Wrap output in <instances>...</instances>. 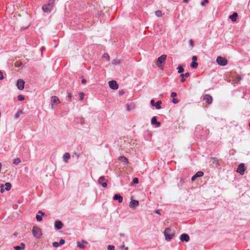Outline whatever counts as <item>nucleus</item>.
I'll return each instance as SVG.
<instances>
[{
  "label": "nucleus",
  "instance_id": "obj_1",
  "mask_svg": "<svg viewBox=\"0 0 250 250\" xmlns=\"http://www.w3.org/2000/svg\"><path fill=\"white\" fill-rule=\"evenodd\" d=\"M164 233L165 239L167 241H169L174 235V231L169 228H166Z\"/></svg>",
  "mask_w": 250,
  "mask_h": 250
},
{
  "label": "nucleus",
  "instance_id": "obj_2",
  "mask_svg": "<svg viewBox=\"0 0 250 250\" xmlns=\"http://www.w3.org/2000/svg\"><path fill=\"white\" fill-rule=\"evenodd\" d=\"M54 4L53 0H50L47 4L43 5L42 7L43 11L45 12H49L53 8Z\"/></svg>",
  "mask_w": 250,
  "mask_h": 250
},
{
  "label": "nucleus",
  "instance_id": "obj_3",
  "mask_svg": "<svg viewBox=\"0 0 250 250\" xmlns=\"http://www.w3.org/2000/svg\"><path fill=\"white\" fill-rule=\"evenodd\" d=\"M32 233L34 237L40 238L42 235V230L37 226H34L32 229Z\"/></svg>",
  "mask_w": 250,
  "mask_h": 250
},
{
  "label": "nucleus",
  "instance_id": "obj_4",
  "mask_svg": "<svg viewBox=\"0 0 250 250\" xmlns=\"http://www.w3.org/2000/svg\"><path fill=\"white\" fill-rule=\"evenodd\" d=\"M11 184L10 183H6L4 185H0V192H4V190L9 191L11 188Z\"/></svg>",
  "mask_w": 250,
  "mask_h": 250
},
{
  "label": "nucleus",
  "instance_id": "obj_5",
  "mask_svg": "<svg viewBox=\"0 0 250 250\" xmlns=\"http://www.w3.org/2000/svg\"><path fill=\"white\" fill-rule=\"evenodd\" d=\"M216 62L218 64L221 66H225L228 63L227 60L225 58L220 56L217 58Z\"/></svg>",
  "mask_w": 250,
  "mask_h": 250
},
{
  "label": "nucleus",
  "instance_id": "obj_6",
  "mask_svg": "<svg viewBox=\"0 0 250 250\" xmlns=\"http://www.w3.org/2000/svg\"><path fill=\"white\" fill-rule=\"evenodd\" d=\"M167 56L166 55H162L158 58L156 62V64L159 67H161V64L165 62L167 58Z\"/></svg>",
  "mask_w": 250,
  "mask_h": 250
},
{
  "label": "nucleus",
  "instance_id": "obj_7",
  "mask_svg": "<svg viewBox=\"0 0 250 250\" xmlns=\"http://www.w3.org/2000/svg\"><path fill=\"white\" fill-rule=\"evenodd\" d=\"M51 108L52 109H54L55 105H57L60 103V100L59 98L56 96H52L51 97Z\"/></svg>",
  "mask_w": 250,
  "mask_h": 250
},
{
  "label": "nucleus",
  "instance_id": "obj_8",
  "mask_svg": "<svg viewBox=\"0 0 250 250\" xmlns=\"http://www.w3.org/2000/svg\"><path fill=\"white\" fill-rule=\"evenodd\" d=\"M98 182L100 185H101L102 187L104 188H106L107 187V180H106L105 177L103 176H101L99 178Z\"/></svg>",
  "mask_w": 250,
  "mask_h": 250
},
{
  "label": "nucleus",
  "instance_id": "obj_9",
  "mask_svg": "<svg viewBox=\"0 0 250 250\" xmlns=\"http://www.w3.org/2000/svg\"><path fill=\"white\" fill-rule=\"evenodd\" d=\"M203 100L205 101L208 104H211L212 102V98L211 96L208 94H206L203 95L202 97Z\"/></svg>",
  "mask_w": 250,
  "mask_h": 250
},
{
  "label": "nucleus",
  "instance_id": "obj_10",
  "mask_svg": "<svg viewBox=\"0 0 250 250\" xmlns=\"http://www.w3.org/2000/svg\"><path fill=\"white\" fill-rule=\"evenodd\" d=\"M24 83H25L23 80L21 79H19L17 83V86L18 88L20 90H23L24 87Z\"/></svg>",
  "mask_w": 250,
  "mask_h": 250
},
{
  "label": "nucleus",
  "instance_id": "obj_11",
  "mask_svg": "<svg viewBox=\"0 0 250 250\" xmlns=\"http://www.w3.org/2000/svg\"><path fill=\"white\" fill-rule=\"evenodd\" d=\"M245 170V165L242 163L238 166L236 172L240 173L241 175H243L244 174Z\"/></svg>",
  "mask_w": 250,
  "mask_h": 250
},
{
  "label": "nucleus",
  "instance_id": "obj_12",
  "mask_svg": "<svg viewBox=\"0 0 250 250\" xmlns=\"http://www.w3.org/2000/svg\"><path fill=\"white\" fill-rule=\"evenodd\" d=\"M162 104V102L161 101H158L156 103H155L154 100H151L150 101V104L152 106H154L156 107V109H159L161 108L160 104Z\"/></svg>",
  "mask_w": 250,
  "mask_h": 250
},
{
  "label": "nucleus",
  "instance_id": "obj_13",
  "mask_svg": "<svg viewBox=\"0 0 250 250\" xmlns=\"http://www.w3.org/2000/svg\"><path fill=\"white\" fill-rule=\"evenodd\" d=\"M108 84L110 88L112 89L116 90L118 88V85L115 81H109Z\"/></svg>",
  "mask_w": 250,
  "mask_h": 250
},
{
  "label": "nucleus",
  "instance_id": "obj_14",
  "mask_svg": "<svg viewBox=\"0 0 250 250\" xmlns=\"http://www.w3.org/2000/svg\"><path fill=\"white\" fill-rule=\"evenodd\" d=\"M197 58L196 56H194L192 58V63L190 64V67L193 68H196L198 66V63L196 62Z\"/></svg>",
  "mask_w": 250,
  "mask_h": 250
},
{
  "label": "nucleus",
  "instance_id": "obj_15",
  "mask_svg": "<svg viewBox=\"0 0 250 250\" xmlns=\"http://www.w3.org/2000/svg\"><path fill=\"white\" fill-rule=\"evenodd\" d=\"M180 240L182 242H188L189 240V237L188 234L186 233H183L180 236Z\"/></svg>",
  "mask_w": 250,
  "mask_h": 250
},
{
  "label": "nucleus",
  "instance_id": "obj_16",
  "mask_svg": "<svg viewBox=\"0 0 250 250\" xmlns=\"http://www.w3.org/2000/svg\"><path fill=\"white\" fill-rule=\"evenodd\" d=\"M139 205V201L135 200H132L129 203V207L130 208H134Z\"/></svg>",
  "mask_w": 250,
  "mask_h": 250
},
{
  "label": "nucleus",
  "instance_id": "obj_17",
  "mask_svg": "<svg viewBox=\"0 0 250 250\" xmlns=\"http://www.w3.org/2000/svg\"><path fill=\"white\" fill-rule=\"evenodd\" d=\"M15 250H24L25 248V245L23 243H21L20 246H14Z\"/></svg>",
  "mask_w": 250,
  "mask_h": 250
},
{
  "label": "nucleus",
  "instance_id": "obj_18",
  "mask_svg": "<svg viewBox=\"0 0 250 250\" xmlns=\"http://www.w3.org/2000/svg\"><path fill=\"white\" fill-rule=\"evenodd\" d=\"M118 160L122 162L124 165H127L129 163L128 159L125 156H120Z\"/></svg>",
  "mask_w": 250,
  "mask_h": 250
},
{
  "label": "nucleus",
  "instance_id": "obj_19",
  "mask_svg": "<svg viewBox=\"0 0 250 250\" xmlns=\"http://www.w3.org/2000/svg\"><path fill=\"white\" fill-rule=\"evenodd\" d=\"M44 214L41 210H39L38 212V214L36 215V219L38 221H41L42 220V216L44 215Z\"/></svg>",
  "mask_w": 250,
  "mask_h": 250
},
{
  "label": "nucleus",
  "instance_id": "obj_20",
  "mask_svg": "<svg viewBox=\"0 0 250 250\" xmlns=\"http://www.w3.org/2000/svg\"><path fill=\"white\" fill-rule=\"evenodd\" d=\"M113 199L114 200H118L119 203H122L123 202V198L120 194H117L114 196Z\"/></svg>",
  "mask_w": 250,
  "mask_h": 250
},
{
  "label": "nucleus",
  "instance_id": "obj_21",
  "mask_svg": "<svg viewBox=\"0 0 250 250\" xmlns=\"http://www.w3.org/2000/svg\"><path fill=\"white\" fill-rule=\"evenodd\" d=\"M62 224L60 221H56L55 222V227L58 229L62 228Z\"/></svg>",
  "mask_w": 250,
  "mask_h": 250
},
{
  "label": "nucleus",
  "instance_id": "obj_22",
  "mask_svg": "<svg viewBox=\"0 0 250 250\" xmlns=\"http://www.w3.org/2000/svg\"><path fill=\"white\" fill-rule=\"evenodd\" d=\"M70 158V155L68 152L64 154L63 156V160L65 163H67L68 160Z\"/></svg>",
  "mask_w": 250,
  "mask_h": 250
},
{
  "label": "nucleus",
  "instance_id": "obj_23",
  "mask_svg": "<svg viewBox=\"0 0 250 250\" xmlns=\"http://www.w3.org/2000/svg\"><path fill=\"white\" fill-rule=\"evenodd\" d=\"M151 124L152 125H156L157 126L159 127L161 125V123L157 121L156 117H153L151 119Z\"/></svg>",
  "mask_w": 250,
  "mask_h": 250
},
{
  "label": "nucleus",
  "instance_id": "obj_24",
  "mask_svg": "<svg viewBox=\"0 0 250 250\" xmlns=\"http://www.w3.org/2000/svg\"><path fill=\"white\" fill-rule=\"evenodd\" d=\"M125 106H126V110L128 111H129L134 109L135 107V105L133 104H127Z\"/></svg>",
  "mask_w": 250,
  "mask_h": 250
},
{
  "label": "nucleus",
  "instance_id": "obj_25",
  "mask_svg": "<svg viewBox=\"0 0 250 250\" xmlns=\"http://www.w3.org/2000/svg\"><path fill=\"white\" fill-rule=\"evenodd\" d=\"M238 17V14L236 12L233 13L232 15L229 16V18L232 21H235Z\"/></svg>",
  "mask_w": 250,
  "mask_h": 250
},
{
  "label": "nucleus",
  "instance_id": "obj_26",
  "mask_svg": "<svg viewBox=\"0 0 250 250\" xmlns=\"http://www.w3.org/2000/svg\"><path fill=\"white\" fill-rule=\"evenodd\" d=\"M189 76V73L188 72L186 73L185 74H181L180 75V77L182 78L181 79V82H185V79H184V77H188Z\"/></svg>",
  "mask_w": 250,
  "mask_h": 250
},
{
  "label": "nucleus",
  "instance_id": "obj_27",
  "mask_svg": "<svg viewBox=\"0 0 250 250\" xmlns=\"http://www.w3.org/2000/svg\"><path fill=\"white\" fill-rule=\"evenodd\" d=\"M21 162V160L19 158H16L13 159V163L16 165H19Z\"/></svg>",
  "mask_w": 250,
  "mask_h": 250
},
{
  "label": "nucleus",
  "instance_id": "obj_28",
  "mask_svg": "<svg viewBox=\"0 0 250 250\" xmlns=\"http://www.w3.org/2000/svg\"><path fill=\"white\" fill-rule=\"evenodd\" d=\"M204 175V173L202 171H198L195 174V176L196 178L200 177Z\"/></svg>",
  "mask_w": 250,
  "mask_h": 250
},
{
  "label": "nucleus",
  "instance_id": "obj_29",
  "mask_svg": "<svg viewBox=\"0 0 250 250\" xmlns=\"http://www.w3.org/2000/svg\"><path fill=\"white\" fill-rule=\"evenodd\" d=\"M155 15L158 17H161L162 16V13L161 10H157L155 12Z\"/></svg>",
  "mask_w": 250,
  "mask_h": 250
},
{
  "label": "nucleus",
  "instance_id": "obj_30",
  "mask_svg": "<svg viewBox=\"0 0 250 250\" xmlns=\"http://www.w3.org/2000/svg\"><path fill=\"white\" fill-rule=\"evenodd\" d=\"M212 163L215 164L216 166L219 165L218 160L215 158H212Z\"/></svg>",
  "mask_w": 250,
  "mask_h": 250
},
{
  "label": "nucleus",
  "instance_id": "obj_31",
  "mask_svg": "<svg viewBox=\"0 0 250 250\" xmlns=\"http://www.w3.org/2000/svg\"><path fill=\"white\" fill-rule=\"evenodd\" d=\"M241 77L239 75H238L236 78L234 80L235 83H237L239 82L241 80Z\"/></svg>",
  "mask_w": 250,
  "mask_h": 250
},
{
  "label": "nucleus",
  "instance_id": "obj_32",
  "mask_svg": "<svg viewBox=\"0 0 250 250\" xmlns=\"http://www.w3.org/2000/svg\"><path fill=\"white\" fill-rule=\"evenodd\" d=\"M178 72L179 73H181L184 72V69L183 67L179 66L177 67Z\"/></svg>",
  "mask_w": 250,
  "mask_h": 250
},
{
  "label": "nucleus",
  "instance_id": "obj_33",
  "mask_svg": "<svg viewBox=\"0 0 250 250\" xmlns=\"http://www.w3.org/2000/svg\"><path fill=\"white\" fill-rule=\"evenodd\" d=\"M120 62L121 61L119 60H114L112 62V64L115 65L119 64L120 63Z\"/></svg>",
  "mask_w": 250,
  "mask_h": 250
},
{
  "label": "nucleus",
  "instance_id": "obj_34",
  "mask_svg": "<svg viewBox=\"0 0 250 250\" xmlns=\"http://www.w3.org/2000/svg\"><path fill=\"white\" fill-rule=\"evenodd\" d=\"M77 246L81 249H84L85 247L84 245L81 244L80 242H77Z\"/></svg>",
  "mask_w": 250,
  "mask_h": 250
},
{
  "label": "nucleus",
  "instance_id": "obj_35",
  "mask_svg": "<svg viewBox=\"0 0 250 250\" xmlns=\"http://www.w3.org/2000/svg\"><path fill=\"white\" fill-rule=\"evenodd\" d=\"M23 113L22 111H19L17 112V113L15 115V117L16 118H18Z\"/></svg>",
  "mask_w": 250,
  "mask_h": 250
},
{
  "label": "nucleus",
  "instance_id": "obj_36",
  "mask_svg": "<svg viewBox=\"0 0 250 250\" xmlns=\"http://www.w3.org/2000/svg\"><path fill=\"white\" fill-rule=\"evenodd\" d=\"M18 99L20 101H21L24 100V97L22 95H20L18 96Z\"/></svg>",
  "mask_w": 250,
  "mask_h": 250
},
{
  "label": "nucleus",
  "instance_id": "obj_37",
  "mask_svg": "<svg viewBox=\"0 0 250 250\" xmlns=\"http://www.w3.org/2000/svg\"><path fill=\"white\" fill-rule=\"evenodd\" d=\"M84 96V94L83 92H80L79 93V97L80 98V100H81V101L83 100Z\"/></svg>",
  "mask_w": 250,
  "mask_h": 250
},
{
  "label": "nucleus",
  "instance_id": "obj_38",
  "mask_svg": "<svg viewBox=\"0 0 250 250\" xmlns=\"http://www.w3.org/2000/svg\"><path fill=\"white\" fill-rule=\"evenodd\" d=\"M107 250H115V247L114 246L112 245H108L107 246Z\"/></svg>",
  "mask_w": 250,
  "mask_h": 250
},
{
  "label": "nucleus",
  "instance_id": "obj_39",
  "mask_svg": "<svg viewBox=\"0 0 250 250\" xmlns=\"http://www.w3.org/2000/svg\"><path fill=\"white\" fill-rule=\"evenodd\" d=\"M208 3V0H204L203 1H202L201 3V5L203 6H205L206 4H207Z\"/></svg>",
  "mask_w": 250,
  "mask_h": 250
},
{
  "label": "nucleus",
  "instance_id": "obj_40",
  "mask_svg": "<svg viewBox=\"0 0 250 250\" xmlns=\"http://www.w3.org/2000/svg\"><path fill=\"white\" fill-rule=\"evenodd\" d=\"M52 245H53V246L55 248H57L60 246L59 243H58L57 242H53Z\"/></svg>",
  "mask_w": 250,
  "mask_h": 250
},
{
  "label": "nucleus",
  "instance_id": "obj_41",
  "mask_svg": "<svg viewBox=\"0 0 250 250\" xmlns=\"http://www.w3.org/2000/svg\"><path fill=\"white\" fill-rule=\"evenodd\" d=\"M103 56V57L106 58L107 61H109L110 58L107 54H104Z\"/></svg>",
  "mask_w": 250,
  "mask_h": 250
},
{
  "label": "nucleus",
  "instance_id": "obj_42",
  "mask_svg": "<svg viewBox=\"0 0 250 250\" xmlns=\"http://www.w3.org/2000/svg\"><path fill=\"white\" fill-rule=\"evenodd\" d=\"M133 182L134 184H138L139 182L138 179L137 178H134L133 179Z\"/></svg>",
  "mask_w": 250,
  "mask_h": 250
},
{
  "label": "nucleus",
  "instance_id": "obj_43",
  "mask_svg": "<svg viewBox=\"0 0 250 250\" xmlns=\"http://www.w3.org/2000/svg\"><path fill=\"white\" fill-rule=\"evenodd\" d=\"M64 243H65V241L63 239H62L60 240V242L59 243V244L60 246H61V245L64 244Z\"/></svg>",
  "mask_w": 250,
  "mask_h": 250
},
{
  "label": "nucleus",
  "instance_id": "obj_44",
  "mask_svg": "<svg viewBox=\"0 0 250 250\" xmlns=\"http://www.w3.org/2000/svg\"><path fill=\"white\" fill-rule=\"evenodd\" d=\"M177 96V94L176 92H173L171 93V97H172V98H174L176 96Z\"/></svg>",
  "mask_w": 250,
  "mask_h": 250
},
{
  "label": "nucleus",
  "instance_id": "obj_45",
  "mask_svg": "<svg viewBox=\"0 0 250 250\" xmlns=\"http://www.w3.org/2000/svg\"><path fill=\"white\" fill-rule=\"evenodd\" d=\"M4 79V77L3 76L2 72L0 70V80H3Z\"/></svg>",
  "mask_w": 250,
  "mask_h": 250
},
{
  "label": "nucleus",
  "instance_id": "obj_46",
  "mask_svg": "<svg viewBox=\"0 0 250 250\" xmlns=\"http://www.w3.org/2000/svg\"><path fill=\"white\" fill-rule=\"evenodd\" d=\"M172 102L174 103V104H177L178 103V99H175V98H173V100H172Z\"/></svg>",
  "mask_w": 250,
  "mask_h": 250
},
{
  "label": "nucleus",
  "instance_id": "obj_47",
  "mask_svg": "<svg viewBox=\"0 0 250 250\" xmlns=\"http://www.w3.org/2000/svg\"><path fill=\"white\" fill-rule=\"evenodd\" d=\"M120 248H124L125 250H128V248L127 247H125L124 245L121 246Z\"/></svg>",
  "mask_w": 250,
  "mask_h": 250
},
{
  "label": "nucleus",
  "instance_id": "obj_48",
  "mask_svg": "<svg viewBox=\"0 0 250 250\" xmlns=\"http://www.w3.org/2000/svg\"><path fill=\"white\" fill-rule=\"evenodd\" d=\"M155 212L156 214H159V215H161V214L160 213V210H158H158H155Z\"/></svg>",
  "mask_w": 250,
  "mask_h": 250
},
{
  "label": "nucleus",
  "instance_id": "obj_49",
  "mask_svg": "<svg viewBox=\"0 0 250 250\" xmlns=\"http://www.w3.org/2000/svg\"><path fill=\"white\" fill-rule=\"evenodd\" d=\"M196 177H195V175H193V176L192 177V178H191V181H194L195 180V179H196Z\"/></svg>",
  "mask_w": 250,
  "mask_h": 250
},
{
  "label": "nucleus",
  "instance_id": "obj_50",
  "mask_svg": "<svg viewBox=\"0 0 250 250\" xmlns=\"http://www.w3.org/2000/svg\"><path fill=\"white\" fill-rule=\"evenodd\" d=\"M82 83H83V84H85L86 83V80L85 79H83L82 80Z\"/></svg>",
  "mask_w": 250,
  "mask_h": 250
},
{
  "label": "nucleus",
  "instance_id": "obj_51",
  "mask_svg": "<svg viewBox=\"0 0 250 250\" xmlns=\"http://www.w3.org/2000/svg\"><path fill=\"white\" fill-rule=\"evenodd\" d=\"M189 42H190V44L191 46H193V43H194V42L192 40H190L189 41Z\"/></svg>",
  "mask_w": 250,
  "mask_h": 250
},
{
  "label": "nucleus",
  "instance_id": "obj_52",
  "mask_svg": "<svg viewBox=\"0 0 250 250\" xmlns=\"http://www.w3.org/2000/svg\"><path fill=\"white\" fill-rule=\"evenodd\" d=\"M68 98L69 99V101H71V95L70 93H69L68 95Z\"/></svg>",
  "mask_w": 250,
  "mask_h": 250
},
{
  "label": "nucleus",
  "instance_id": "obj_53",
  "mask_svg": "<svg viewBox=\"0 0 250 250\" xmlns=\"http://www.w3.org/2000/svg\"><path fill=\"white\" fill-rule=\"evenodd\" d=\"M82 243L83 244H87V242L86 241H84V240H83L82 241Z\"/></svg>",
  "mask_w": 250,
  "mask_h": 250
},
{
  "label": "nucleus",
  "instance_id": "obj_54",
  "mask_svg": "<svg viewBox=\"0 0 250 250\" xmlns=\"http://www.w3.org/2000/svg\"><path fill=\"white\" fill-rule=\"evenodd\" d=\"M183 1L185 3H188V0H183Z\"/></svg>",
  "mask_w": 250,
  "mask_h": 250
},
{
  "label": "nucleus",
  "instance_id": "obj_55",
  "mask_svg": "<svg viewBox=\"0 0 250 250\" xmlns=\"http://www.w3.org/2000/svg\"><path fill=\"white\" fill-rule=\"evenodd\" d=\"M120 235H121V236H122V237H124V236H125V234H124V233H121V234H120Z\"/></svg>",
  "mask_w": 250,
  "mask_h": 250
},
{
  "label": "nucleus",
  "instance_id": "obj_56",
  "mask_svg": "<svg viewBox=\"0 0 250 250\" xmlns=\"http://www.w3.org/2000/svg\"><path fill=\"white\" fill-rule=\"evenodd\" d=\"M249 127L250 128V124H249Z\"/></svg>",
  "mask_w": 250,
  "mask_h": 250
}]
</instances>
